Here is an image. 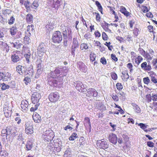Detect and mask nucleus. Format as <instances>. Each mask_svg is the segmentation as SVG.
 <instances>
[{"instance_id":"f257e3e1","label":"nucleus","mask_w":157,"mask_h":157,"mask_svg":"<svg viewBox=\"0 0 157 157\" xmlns=\"http://www.w3.org/2000/svg\"><path fill=\"white\" fill-rule=\"evenodd\" d=\"M16 131L13 128L11 127H7L6 129H3L1 131V136L2 137L3 139L8 136L9 138H13L16 136Z\"/></svg>"},{"instance_id":"f03ea898","label":"nucleus","mask_w":157,"mask_h":157,"mask_svg":"<svg viewBox=\"0 0 157 157\" xmlns=\"http://www.w3.org/2000/svg\"><path fill=\"white\" fill-rule=\"evenodd\" d=\"M130 54L132 62L137 66H139L143 61V58L140 55L137 56L134 52H131Z\"/></svg>"},{"instance_id":"7ed1b4c3","label":"nucleus","mask_w":157,"mask_h":157,"mask_svg":"<svg viewBox=\"0 0 157 157\" xmlns=\"http://www.w3.org/2000/svg\"><path fill=\"white\" fill-rule=\"evenodd\" d=\"M63 38L61 33L59 31H56L53 34L52 38V41L56 44L60 43L62 40Z\"/></svg>"},{"instance_id":"20e7f679","label":"nucleus","mask_w":157,"mask_h":157,"mask_svg":"<svg viewBox=\"0 0 157 157\" xmlns=\"http://www.w3.org/2000/svg\"><path fill=\"white\" fill-rule=\"evenodd\" d=\"M54 137V132L50 130H46L42 137L45 141L49 142L52 140Z\"/></svg>"},{"instance_id":"39448f33","label":"nucleus","mask_w":157,"mask_h":157,"mask_svg":"<svg viewBox=\"0 0 157 157\" xmlns=\"http://www.w3.org/2000/svg\"><path fill=\"white\" fill-rule=\"evenodd\" d=\"M48 99L52 103H55L59 100L60 96L59 93L57 92L51 93L49 95Z\"/></svg>"},{"instance_id":"423d86ee","label":"nucleus","mask_w":157,"mask_h":157,"mask_svg":"<svg viewBox=\"0 0 157 157\" xmlns=\"http://www.w3.org/2000/svg\"><path fill=\"white\" fill-rule=\"evenodd\" d=\"M96 145L98 148L103 149H106L109 147V144L104 139L97 140Z\"/></svg>"},{"instance_id":"0eeeda50","label":"nucleus","mask_w":157,"mask_h":157,"mask_svg":"<svg viewBox=\"0 0 157 157\" xmlns=\"http://www.w3.org/2000/svg\"><path fill=\"white\" fill-rule=\"evenodd\" d=\"M25 131L28 135L31 134L33 133V125L31 122L29 121L26 123Z\"/></svg>"},{"instance_id":"6e6552de","label":"nucleus","mask_w":157,"mask_h":157,"mask_svg":"<svg viewBox=\"0 0 157 157\" xmlns=\"http://www.w3.org/2000/svg\"><path fill=\"white\" fill-rule=\"evenodd\" d=\"M86 96L89 98L95 97L98 95V92L94 88H91L88 89L87 90Z\"/></svg>"},{"instance_id":"1a4fd4ad","label":"nucleus","mask_w":157,"mask_h":157,"mask_svg":"<svg viewBox=\"0 0 157 157\" xmlns=\"http://www.w3.org/2000/svg\"><path fill=\"white\" fill-rule=\"evenodd\" d=\"M17 71L21 75H26L28 74L25 67L21 65H18L16 67Z\"/></svg>"},{"instance_id":"9d476101","label":"nucleus","mask_w":157,"mask_h":157,"mask_svg":"<svg viewBox=\"0 0 157 157\" xmlns=\"http://www.w3.org/2000/svg\"><path fill=\"white\" fill-rule=\"evenodd\" d=\"M45 46L43 43L40 44L38 49L37 54L40 57H42L46 52Z\"/></svg>"},{"instance_id":"9b49d317","label":"nucleus","mask_w":157,"mask_h":157,"mask_svg":"<svg viewBox=\"0 0 157 157\" xmlns=\"http://www.w3.org/2000/svg\"><path fill=\"white\" fill-rule=\"evenodd\" d=\"M140 67L142 70L146 72L150 71L152 69L151 65L149 64H147L146 61H144L141 63Z\"/></svg>"},{"instance_id":"f8f14e48","label":"nucleus","mask_w":157,"mask_h":157,"mask_svg":"<svg viewBox=\"0 0 157 157\" xmlns=\"http://www.w3.org/2000/svg\"><path fill=\"white\" fill-rule=\"evenodd\" d=\"M41 98L40 94L38 93L34 92L32 95L31 100L32 102L35 104L37 103Z\"/></svg>"},{"instance_id":"ddd939ff","label":"nucleus","mask_w":157,"mask_h":157,"mask_svg":"<svg viewBox=\"0 0 157 157\" xmlns=\"http://www.w3.org/2000/svg\"><path fill=\"white\" fill-rule=\"evenodd\" d=\"M76 89L79 92H83L85 91L84 86L82 82L80 81H77L76 86Z\"/></svg>"},{"instance_id":"4468645a","label":"nucleus","mask_w":157,"mask_h":157,"mask_svg":"<svg viewBox=\"0 0 157 157\" xmlns=\"http://www.w3.org/2000/svg\"><path fill=\"white\" fill-rule=\"evenodd\" d=\"M138 126H140V128L143 130L145 132H151L154 130V128H149L147 129V127L148 126L147 125L143 123H140L138 124Z\"/></svg>"},{"instance_id":"2eb2a0df","label":"nucleus","mask_w":157,"mask_h":157,"mask_svg":"<svg viewBox=\"0 0 157 157\" xmlns=\"http://www.w3.org/2000/svg\"><path fill=\"white\" fill-rule=\"evenodd\" d=\"M20 51H17L16 52H13V54L11 56V59L12 61L14 62H17L20 60V58L18 56V54Z\"/></svg>"},{"instance_id":"dca6fc26","label":"nucleus","mask_w":157,"mask_h":157,"mask_svg":"<svg viewBox=\"0 0 157 157\" xmlns=\"http://www.w3.org/2000/svg\"><path fill=\"white\" fill-rule=\"evenodd\" d=\"M32 117L35 122L39 123H40L41 121L40 116L36 112L33 113Z\"/></svg>"},{"instance_id":"f3484780","label":"nucleus","mask_w":157,"mask_h":157,"mask_svg":"<svg viewBox=\"0 0 157 157\" xmlns=\"http://www.w3.org/2000/svg\"><path fill=\"white\" fill-rule=\"evenodd\" d=\"M154 53V51L151 49L149 50V52L148 53L146 52L145 54L143 57L147 59L151 60L152 58V56H151Z\"/></svg>"},{"instance_id":"a211bd4d","label":"nucleus","mask_w":157,"mask_h":157,"mask_svg":"<svg viewBox=\"0 0 157 157\" xmlns=\"http://www.w3.org/2000/svg\"><path fill=\"white\" fill-rule=\"evenodd\" d=\"M28 105V102L26 100H23L21 101V106L23 111L27 110Z\"/></svg>"},{"instance_id":"6ab92c4d","label":"nucleus","mask_w":157,"mask_h":157,"mask_svg":"<svg viewBox=\"0 0 157 157\" xmlns=\"http://www.w3.org/2000/svg\"><path fill=\"white\" fill-rule=\"evenodd\" d=\"M128 71L126 70L122 72L121 78L124 81H126L129 78V76L128 73Z\"/></svg>"},{"instance_id":"aec40b11","label":"nucleus","mask_w":157,"mask_h":157,"mask_svg":"<svg viewBox=\"0 0 157 157\" xmlns=\"http://www.w3.org/2000/svg\"><path fill=\"white\" fill-rule=\"evenodd\" d=\"M109 140L110 142L114 144H116L117 142V138L116 135L111 133L109 135Z\"/></svg>"},{"instance_id":"412c9836","label":"nucleus","mask_w":157,"mask_h":157,"mask_svg":"<svg viewBox=\"0 0 157 157\" xmlns=\"http://www.w3.org/2000/svg\"><path fill=\"white\" fill-rule=\"evenodd\" d=\"M101 27L106 32H111V30L109 28V26L110 25L109 24L106 22L102 23L101 24Z\"/></svg>"},{"instance_id":"4be33fe9","label":"nucleus","mask_w":157,"mask_h":157,"mask_svg":"<svg viewBox=\"0 0 157 157\" xmlns=\"http://www.w3.org/2000/svg\"><path fill=\"white\" fill-rule=\"evenodd\" d=\"M3 111L5 116L6 118L10 117L11 115V110L8 109V107L6 105L4 106Z\"/></svg>"},{"instance_id":"5701e85b","label":"nucleus","mask_w":157,"mask_h":157,"mask_svg":"<svg viewBox=\"0 0 157 157\" xmlns=\"http://www.w3.org/2000/svg\"><path fill=\"white\" fill-rule=\"evenodd\" d=\"M120 11L121 13L126 17L130 15V13L123 6L120 7Z\"/></svg>"},{"instance_id":"b1692460","label":"nucleus","mask_w":157,"mask_h":157,"mask_svg":"<svg viewBox=\"0 0 157 157\" xmlns=\"http://www.w3.org/2000/svg\"><path fill=\"white\" fill-rule=\"evenodd\" d=\"M33 15L30 14H28L26 17V22L28 24H31L33 22Z\"/></svg>"},{"instance_id":"393cba45","label":"nucleus","mask_w":157,"mask_h":157,"mask_svg":"<svg viewBox=\"0 0 157 157\" xmlns=\"http://www.w3.org/2000/svg\"><path fill=\"white\" fill-rule=\"evenodd\" d=\"M79 146L82 147H83L86 144L84 138L83 136L80 137L79 139Z\"/></svg>"},{"instance_id":"a878e982","label":"nucleus","mask_w":157,"mask_h":157,"mask_svg":"<svg viewBox=\"0 0 157 157\" xmlns=\"http://www.w3.org/2000/svg\"><path fill=\"white\" fill-rule=\"evenodd\" d=\"M95 4L97 7L98 10L102 14L103 8L100 3L98 1H96L95 2Z\"/></svg>"},{"instance_id":"bb28decb","label":"nucleus","mask_w":157,"mask_h":157,"mask_svg":"<svg viewBox=\"0 0 157 157\" xmlns=\"http://www.w3.org/2000/svg\"><path fill=\"white\" fill-rule=\"evenodd\" d=\"M132 106H133V108L135 110V112L139 113L140 112V107L136 104L134 103H132L131 104Z\"/></svg>"},{"instance_id":"cd10ccee","label":"nucleus","mask_w":157,"mask_h":157,"mask_svg":"<svg viewBox=\"0 0 157 157\" xmlns=\"http://www.w3.org/2000/svg\"><path fill=\"white\" fill-rule=\"evenodd\" d=\"M78 46L79 44L77 40V38H74L73 39V42L71 47L74 48H78Z\"/></svg>"},{"instance_id":"c85d7f7f","label":"nucleus","mask_w":157,"mask_h":157,"mask_svg":"<svg viewBox=\"0 0 157 157\" xmlns=\"http://www.w3.org/2000/svg\"><path fill=\"white\" fill-rule=\"evenodd\" d=\"M93 15H95V19L97 22H100L101 21V17L99 13L98 12H93Z\"/></svg>"},{"instance_id":"c756f323","label":"nucleus","mask_w":157,"mask_h":157,"mask_svg":"<svg viewBox=\"0 0 157 157\" xmlns=\"http://www.w3.org/2000/svg\"><path fill=\"white\" fill-rule=\"evenodd\" d=\"M17 31L16 26H13L10 29V33L12 35H15Z\"/></svg>"},{"instance_id":"7c9ffc66","label":"nucleus","mask_w":157,"mask_h":157,"mask_svg":"<svg viewBox=\"0 0 157 157\" xmlns=\"http://www.w3.org/2000/svg\"><path fill=\"white\" fill-rule=\"evenodd\" d=\"M78 137L77 134L76 132H73L69 137V139L70 140L73 141Z\"/></svg>"},{"instance_id":"2f4dec72","label":"nucleus","mask_w":157,"mask_h":157,"mask_svg":"<svg viewBox=\"0 0 157 157\" xmlns=\"http://www.w3.org/2000/svg\"><path fill=\"white\" fill-rule=\"evenodd\" d=\"M11 12V10L9 9H6L2 10V13L4 16H7Z\"/></svg>"},{"instance_id":"473e14b6","label":"nucleus","mask_w":157,"mask_h":157,"mask_svg":"<svg viewBox=\"0 0 157 157\" xmlns=\"http://www.w3.org/2000/svg\"><path fill=\"white\" fill-rule=\"evenodd\" d=\"M8 153L5 150H2L0 152V157H8Z\"/></svg>"},{"instance_id":"72a5a7b5","label":"nucleus","mask_w":157,"mask_h":157,"mask_svg":"<svg viewBox=\"0 0 157 157\" xmlns=\"http://www.w3.org/2000/svg\"><path fill=\"white\" fill-rule=\"evenodd\" d=\"M26 150L29 151L31 150L33 147V144L30 141H28L26 145Z\"/></svg>"},{"instance_id":"f704fd0d","label":"nucleus","mask_w":157,"mask_h":157,"mask_svg":"<svg viewBox=\"0 0 157 157\" xmlns=\"http://www.w3.org/2000/svg\"><path fill=\"white\" fill-rule=\"evenodd\" d=\"M33 30H34V25H33L31 24V25H29L27 26V30L29 34H31V33L33 32Z\"/></svg>"},{"instance_id":"c9c22d12","label":"nucleus","mask_w":157,"mask_h":157,"mask_svg":"<svg viewBox=\"0 0 157 157\" xmlns=\"http://www.w3.org/2000/svg\"><path fill=\"white\" fill-rule=\"evenodd\" d=\"M11 75L10 73L7 72V73L5 75H4L3 77V80L5 81H7L10 80V79Z\"/></svg>"},{"instance_id":"e433bc0d","label":"nucleus","mask_w":157,"mask_h":157,"mask_svg":"<svg viewBox=\"0 0 157 157\" xmlns=\"http://www.w3.org/2000/svg\"><path fill=\"white\" fill-rule=\"evenodd\" d=\"M127 67L129 70L130 73H132L133 71V66L131 63H129L127 64Z\"/></svg>"},{"instance_id":"4c0bfd02","label":"nucleus","mask_w":157,"mask_h":157,"mask_svg":"<svg viewBox=\"0 0 157 157\" xmlns=\"http://www.w3.org/2000/svg\"><path fill=\"white\" fill-rule=\"evenodd\" d=\"M150 107L152 109H153V110L154 111L157 112V102H153L152 105L151 106H150Z\"/></svg>"},{"instance_id":"58836bf2","label":"nucleus","mask_w":157,"mask_h":157,"mask_svg":"<svg viewBox=\"0 0 157 157\" xmlns=\"http://www.w3.org/2000/svg\"><path fill=\"white\" fill-rule=\"evenodd\" d=\"M110 75L113 80H116L118 78L117 75L114 71L110 73Z\"/></svg>"},{"instance_id":"ea45409f","label":"nucleus","mask_w":157,"mask_h":157,"mask_svg":"<svg viewBox=\"0 0 157 157\" xmlns=\"http://www.w3.org/2000/svg\"><path fill=\"white\" fill-rule=\"evenodd\" d=\"M143 81L144 84L148 85L151 82L150 79L148 77L144 78Z\"/></svg>"},{"instance_id":"a19ab883","label":"nucleus","mask_w":157,"mask_h":157,"mask_svg":"<svg viewBox=\"0 0 157 157\" xmlns=\"http://www.w3.org/2000/svg\"><path fill=\"white\" fill-rule=\"evenodd\" d=\"M24 43L25 44H29L31 42V40L29 37L27 36H25L24 37Z\"/></svg>"},{"instance_id":"79ce46f5","label":"nucleus","mask_w":157,"mask_h":157,"mask_svg":"<svg viewBox=\"0 0 157 157\" xmlns=\"http://www.w3.org/2000/svg\"><path fill=\"white\" fill-rule=\"evenodd\" d=\"M102 37L104 41L107 40L109 39V37L106 33L104 32L102 33Z\"/></svg>"},{"instance_id":"37998d69","label":"nucleus","mask_w":157,"mask_h":157,"mask_svg":"<svg viewBox=\"0 0 157 157\" xmlns=\"http://www.w3.org/2000/svg\"><path fill=\"white\" fill-rule=\"evenodd\" d=\"M12 46L13 47L16 48L17 49L21 47V46L22 45V44L21 43L18 44L17 42H15V43H12Z\"/></svg>"},{"instance_id":"c03bdc74","label":"nucleus","mask_w":157,"mask_h":157,"mask_svg":"<svg viewBox=\"0 0 157 157\" xmlns=\"http://www.w3.org/2000/svg\"><path fill=\"white\" fill-rule=\"evenodd\" d=\"M90 59L91 61L93 62L95 60L96 56L95 54L91 52L90 55Z\"/></svg>"},{"instance_id":"a18cd8bd","label":"nucleus","mask_w":157,"mask_h":157,"mask_svg":"<svg viewBox=\"0 0 157 157\" xmlns=\"http://www.w3.org/2000/svg\"><path fill=\"white\" fill-rule=\"evenodd\" d=\"M0 47L2 48L3 50H4L7 47V45L6 43L1 41H0Z\"/></svg>"},{"instance_id":"49530a36","label":"nucleus","mask_w":157,"mask_h":157,"mask_svg":"<svg viewBox=\"0 0 157 157\" xmlns=\"http://www.w3.org/2000/svg\"><path fill=\"white\" fill-rule=\"evenodd\" d=\"M7 18L4 17L2 15H0V22L3 24H4L6 22H7Z\"/></svg>"},{"instance_id":"de8ad7c7","label":"nucleus","mask_w":157,"mask_h":157,"mask_svg":"<svg viewBox=\"0 0 157 157\" xmlns=\"http://www.w3.org/2000/svg\"><path fill=\"white\" fill-rule=\"evenodd\" d=\"M88 48V46L86 44L82 43L80 45V49L82 50H86Z\"/></svg>"},{"instance_id":"09e8293b","label":"nucleus","mask_w":157,"mask_h":157,"mask_svg":"<svg viewBox=\"0 0 157 157\" xmlns=\"http://www.w3.org/2000/svg\"><path fill=\"white\" fill-rule=\"evenodd\" d=\"M125 40L129 42L133 41L132 36L128 33V35L125 36Z\"/></svg>"},{"instance_id":"8fccbe9b","label":"nucleus","mask_w":157,"mask_h":157,"mask_svg":"<svg viewBox=\"0 0 157 157\" xmlns=\"http://www.w3.org/2000/svg\"><path fill=\"white\" fill-rule=\"evenodd\" d=\"M85 122L84 124L85 125V124H88L89 125H90L91 123L90 122V118L88 117H85L84 118Z\"/></svg>"},{"instance_id":"3c124183","label":"nucleus","mask_w":157,"mask_h":157,"mask_svg":"<svg viewBox=\"0 0 157 157\" xmlns=\"http://www.w3.org/2000/svg\"><path fill=\"white\" fill-rule=\"evenodd\" d=\"M107 7L109 8V10L110 13L111 14H112L113 13H115L116 12L114 11L115 8L114 7L110 6H107Z\"/></svg>"},{"instance_id":"603ef678","label":"nucleus","mask_w":157,"mask_h":157,"mask_svg":"<svg viewBox=\"0 0 157 157\" xmlns=\"http://www.w3.org/2000/svg\"><path fill=\"white\" fill-rule=\"evenodd\" d=\"M150 78L152 82H153L155 84L157 83V78L156 77V75H155V76L151 77Z\"/></svg>"},{"instance_id":"864d4df0","label":"nucleus","mask_w":157,"mask_h":157,"mask_svg":"<svg viewBox=\"0 0 157 157\" xmlns=\"http://www.w3.org/2000/svg\"><path fill=\"white\" fill-rule=\"evenodd\" d=\"M139 30L138 29L136 28H135L133 31V35L136 36H138L139 34Z\"/></svg>"},{"instance_id":"5fc2aeb1","label":"nucleus","mask_w":157,"mask_h":157,"mask_svg":"<svg viewBox=\"0 0 157 157\" xmlns=\"http://www.w3.org/2000/svg\"><path fill=\"white\" fill-rule=\"evenodd\" d=\"M116 86L118 90H121L123 88V86L121 83L119 82L116 84Z\"/></svg>"},{"instance_id":"6e6d98bb","label":"nucleus","mask_w":157,"mask_h":157,"mask_svg":"<svg viewBox=\"0 0 157 157\" xmlns=\"http://www.w3.org/2000/svg\"><path fill=\"white\" fill-rule=\"evenodd\" d=\"M142 11L143 13H146L148 12L150 9H148L146 6H143L141 7Z\"/></svg>"},{"instance_id":"4d7b16f0","label":"nucleus","mask_w":157,"mask_h":157,"mask_svg":"<svg viewBox=\"0 0 157 157\" xmlns=\"http://www.w3.org/2000/svg\"><path fill=\"white\" fill-rule=\"evenodd\" d=\"M85 66L84 64L82 62H79L78 63L77 67L80 70H81L82 68Z\"/></svg>"},{"instance_id":"13d9d810","label":"nucleus","mask_w":157,"mask_h":157,"mask_svg":"<svg viewBox=\"0 0 157 157\" xmlns=\"http://www.w3.org/2000/svg\"><path fill=\"white\" fill-rule=\"evenodd\" d=\"M113 99L115 101H117L119 100V98L116 94H113L111 95Z\"/></svg>"},{"instance_id":"bf43d9fd","label":"nucleus","mask_w":157,"mask_h":157,"mask_svg":"<svg viewBox=\"0 0 157 157\" xmlns=\"http://www.w3.org/2000/svg\"><path fill=\"white\" fill-rule=\"evenodd\" d=\"M24 80V81L25 82V83L26 85H28L29 83L31 82V79L28 77H25V78Z\"/></svg>"},{"instance_id":"052dcab7","label":"nucleus","mask_w":157,"mask_h":157,"mask_svg":"<svg viewBox=\"0 0 157 157\" xmlns=\"http://www.w3.org/2000/svg\"><path fill=\"white\" fill-rule=\"evenodd\" d=\"M138 51L143 56L146 52L145 51L141 48H139L138 49Z\"/></svg>"},{"instance_id":"680f3d73","label":"nucleus","mask_w":157,"mask_h":157,"mask_svg":"<svg viewBox=\"0 0 157 157\" xmlns=\"http://www.w3.org/2000/svg\"><path fill=\"white\" fill-rule=\"evenodd\" d=\"M37 71L38 72H41L43 70V68L42 67L41 63H40L37 65Z\"/></svg>"},{"instance_id":"e2e57ef3","label":"nucleus","mask_w":157,"mask_h":157,"mask_svg":"<svg viewBox=\"0 0 157 157\" xmlns=\"http://www.w3.org/2000/svg\"><path fill=\"white\" fill-rule=\"evenodd\" d=\"M146 101L148 102H150L151 101L152 97L150 94L146 95Z\"/></svg>"},{"instance_id":"0e129e2a","label":"nucleus","mask_w":157,"mask_h":157,"mask_svg":"<svg viewBox=\"0 0 157 157\" xmlns=\"http://www.w3.org/2000/svg\"><path fill=\"white\" fill-rule=\"evenodd\" d=\"M39 106V105L38 104H36L34 105V107H33L31 108L30 111L32 112H34L38 109Z\"/></svg>"},{"instance_id":"69168bd1","label":"nucleus","mask_w":157,"mask_h":157,"mask_svg":"<svg viewBox=\"0 0 157 157\" xmlns=\"http://www.w3.org/2000/svg\"><path fill=\"white\" fill-rule=\"evenodd\" d=\"M39 6L38 2L36 0H35L33 3V8L36 9Z\"/></svg>"},{"instance_id":"338daca9","label":"nucleus","mask_w":157,"mask_h":157,"mask_svg":"<svg viewBox=\"0 0 157 157\" xmlns=\"http://www.w3.org/2000/svg\"><path fill=\"white\" fill-rule=\"evenodd\" d=\"M84 37L86 39L88 40L89 39L91 38V35L90 33H87L84 35Z\"/></svg>"},{"instance_id":"774afa93","label":"nucleus","mask_w":157,"mask_h":157,"mask_svg":"<svg viewBox=\"0 0 157 157\" xmlns=\"http://www.w3.org/2000/svg\"><path fill=\"white\" fill-rule=\"evenodd\" d=\"M94 35L95 38H99L101 36V33L98 30H96L94 32Z\"/></svg>"}]
</instances>
